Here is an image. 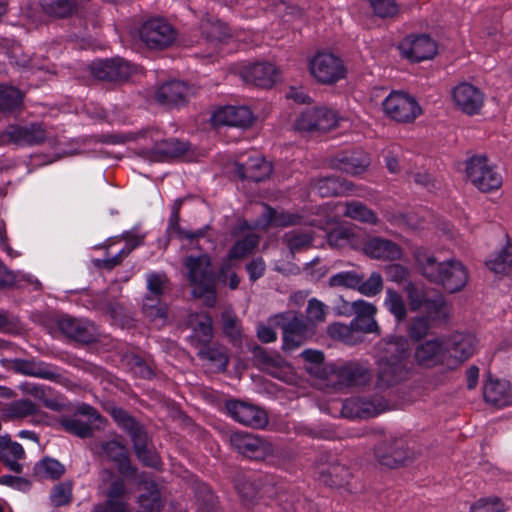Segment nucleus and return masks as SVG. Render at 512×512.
<instances>
[{
  "label": "nucleus",
  "instance_id": "obj_1",
  "mask_svg": "<svg viewBox=\"0 0 512 512\" xmlns=\"http://www.w3.org/2000/svg\"><path fill=\"white\" fill-rule=\"evenodd\" d=\"M414 258L421 274L431 283L441 285L448 293L462 291L468 282V270L458 260L438 262L433 254L423 247L414 251Z\"/></svg>",
  "mask_w": 512,
  "mask_h": 512
},
{
  "label": "nucleus",
  "instance_id": "obj_2",
  "mask_svg": "<svg viewBox=\"0 0 512 512\" xmlns=\"http://www.w3.org/2000/svg\"><path fill=\"white\" fill-rule=\"evenodd\" d=\"M410 357V346L407 338L391 336L383 343L380 355V370L376 387L387 389L408 375L407 360Z\"/></svg>",
  "mask_w": 512,
  "mask_h": 512
},
{
  "label": "nucleus",
  "instance_id": "obj_3",
  "mask_svg": "<svg viewBox=\"0 0 512 512\" xmlns=\"http://www.w3.org/2000/svg\"><path fill=\"white\" fill-rule=\"evenodd\" d=\"M188 271V281L193 286V295L201 298L207 296L206 304L213 307L216 303L217 275L208 254L189 255L184 260Z\"/></svg>",
  "mask_w": 512,
  "mask_h": 512
},
{
  "label": "nucleus",
  "instance_id": "obj_4",
  "mask_svg": "<svg viewBox=\"0 0 512 512\" xmlns=\"http://www.w3.org/2000/svg\"><path fill=\"white\" fill-rule=\"evenodd\" d=\"M329 374L326 379L335 390L368 385L372 372L367 362L348 360L328 364Z\"/></svg>",
  "mask_w": 512,
  "mask_h": 512
},
{
  "label": "nucleus",
  "instance_id": "obj_5",
  "mask_svg": "<svg viewBox=\"0 0 512 512\" xmlns=\"http://www.w3.org/2000/svg\"><path fill=\"white\" fill-rule=\"evenodd\" d=\"M88 70L100 82L122 85L137 72V66L122 57H113L92 61Z\"/></svg>",
  "mask_w": 512,
  "mask_h": 512
},
{
  "label": "nucleus",
  "instance_id": "obj_6",
  "mask_svg": "<svg viewBox=\"0 0 512 512\" xmlns=\"http://www.w3.org/2000/svg\"><path fill=\"white\" fill-rule=\"evenodd\" d=\"M318 480L327 487L342 488L353 478V473L347 462L331 453L319 455L316 465Z\"/></svg>",
  "mask_w": 512,
  "mask_h": 512
},
{
  "label": "nucleus",
  "instance_id": "obj_7",
  "mask_svg": "<svg viewBox=\"0 0 512 512\" xmlns=\"http://www.w3.org/2000/svg\"><path fill=\"white\" fill-rule=\"evenodd\" d=\"M140 40L149 48L163 50L176 39L174 27L163 17H150L138 29Z\"/></svg>",
  "mask_w": 512,
  "mask_h": 512
},
{
  "label": "nucleus",
  "instance_id": "obj_8",
  "mask_svg": "<svg viewBox=\"0 0 512 512\" xmlns=\"http://www.w3.org/2000/svg\"><path fill=\"white\" fill-rule=\"evenodd\" d=\"M466 174L471 183L481 192L497 190L502 185V176L485 155H475L466 161Z\"/></svg>",
  "mask_w": 512,
  "mask_h": 512
},
{
  "label": "nucleus",
  "instance_id": "obj_9",
  "mask_svg": "<svg viewBox=\"0 0 512 512\" xmlns=\"http://www.w3.org/2000/svg\"><path fill=\"white\" fill-rule=\"evenodd\" d=\"M311 75L321 84L333 85L346 77V67L341 58L332 54L317 53L309 61Z\"/></svg>",
  "mask_w": 512,
  "mask_h": 512
},
{
  "label": "nucleus",
  "instance_id": "obj_10",
  "mask_svg": "<svg viewBox=\"0 0 512 512\" xmlns=\"http://www.w3.org/2000/svg\"><path fill=\"white\" fill-rule=\"evenodd\" d=\"M229 442L235 451L252 460H264L274 455L275 452L272 443L258 435L245 431L232 432Z\"/></svg>",
  "mask_w": 512,
  "mask_h": 512
},
{
  "label": "nucleus",
  "instance_id": "obj_11",
  "mask_svg": "<svg viewBox=\"0 0 512 512\" xmlns=\"http://www.w3.org/2000/svg\"><path fill=\"white\" fill-rule=\"evenodd\" d=\"M382 106L389 118L400 123H411L422 112L414 97L400 91H392L384 99Z\"/></svg>",
  "mask_w": 512,
  "mask_h": 512
},
{
  "label": "nucleus",
  "instance_id": "obj_12",
  "mask_svg": "<svg viewBox=\"0 0 512 512\" xmlns=\"http://www.w3.org/2000/svg\"><path fill=\"white\" fill-rule=\"evenodd\" d=\"M416 364L425 369L443 367L450 371L448 363V351L443 341L439 339L426 340L418 344L414 350Z\"/></svg>",
  "mask_w": 512,
  "mask_h": 512
},
{
  "label": "nucleus",
  "instance_id": "obj_13",
  "mask_svg": "<svg viewBox=\"0 0 512 512\" xmlns=\"http://www.w3.org/2000/svg\"><path fill=\"white\" fill-rule=\"evenodd\" d=\"M337 124L334 111L325 107H313L303 111L295 122V129L301 132H326Z\"/></svg>",
  "mask_w": 512,
  "mask_h": 512
},
{
  "label": "nucleus",
  "instance_id": "obj_14",
  "mask_svg": "<svg viewBox=\"0 0 512 512\" xmlns=\"http://www.w3.org/2000/svg\"><path fill=\"white\" fill-rule=\"evenodd\" d=\"M329 167L351 176L361 175L370 166L368 153L361 148L344 150L336 153L329 159Z\"/></svg>",
  "mask_w": 512,
  "mask_h": 512
},
{
  "label": "nucleus",
  "instance_id": "obj_15",
  "mask_svg": "<svg viewBox=\"0 0 512 512\" xmlns=\"http://www.w3.org/2000/svg\"><path fill=\"white\" fill-rule=\"evenodd\" d=\"M57 326L66 337L77 342L90 344L97 342L100 338L98 328L88 320L63 316L58 319Z\"/></svg>",
  "mask_w": 512,
  "mask_h": 512
},
{
  "label": "nucleus",
  "instance_id": "obj_16",
  "mask_svg": "<svg viewBox=\"0 0 512 512\" xmlns=\"http://www.w3.org/2000/svg\"><path fill=\"white\" fill-rule=\"evenodd\" d=\"M225 408L238 423L252 428H264L268 423L265 410L239 400H228Z\"/></svg>",
  "mask_w": 512,
  "mask_h": 512
},
{
  "label": "nucleus",
  "instance_id": "obj_17",
  "mask_svg": "<svg viewBox=\"0 0 512 512\" xmlns=\"http://www.w3.org/2000/svg\"><path fill=\"white\" fill-rule=\"evenodd\" d=\"M402 55L412 61L432 59L437 53V43L427 34L407 36L399 45Z\"/></svg>",
  "mask_w": 512,
  "mask_h": 512
},
{
  "label": "nucleus",
  "instance_id": "obj_18",
  "mask_svg": "<svg viewBox=\"0 0 512 512\" xmlns=\"http://www.w3.org/2000/svg\"><path fill=\"white\" fill-rule=\"evenodd\" d=\"M476 343L475 336L467 333H455L444 342L448 351L450 371L460 367L474 354Z\"/></svg>",
  "mask_w": 512,
  "mask_h": 512
},
{
  "label": "nucleus",
  "instance_id": "obj_19",
  "mask_svg": "<svg viewBox=\"0 0 512 512\" xmlns=\"http://www.w3.org/2000/svg\"><path fill=\"white\" fill-rule=\"evenodd\" d=\"M362 251L373 260L396 261L403 257V249L398 243L380 236L367 237L363 241Z\"/></svg>",
  "mask_w": 512,
  "mask_h": 512
},
{
  "label": "nucleus",
  "instance_id": "obj_20",
  "mask_svg": "<svg viewBox=\"0 0 512 512\" xmlns=\"http://www.w3.org/2000/svg\"><path fill=\"white\" fill-rule=\"evenodd\" d=\"M283 332L282 349L292 351L302 346L311 336L308 322L302 314H294L281 324Z\"/></svg>",
  "mask_w": 512,
  "mask_h": 512
},
{
  "label": "nucleus",
  "instance_id": "obj_21",
  "mask_svg": "<svg viewBox=\"0 0 512 512\" xmlns=\"http://www.w3.org/2000/svg\"><path fill=\"white\" fill-rule=\"evenodd\" d=\"M377 461L385 467L397 468L409 459L406 444L402 439H389L375 446Z\"/></svg>",
  "mask_w": 512,
  "mask_h": 512
},
{
  "label": "nucleus",
  "instance_id": "obj_22",
  "mask_svg": "<svg viewBox=\"0 0 512 512\" xmlns=\"http://www.w3.org/2000/svg\"><path fill=\"white\" fill-rule=\"evenodd\" d=\"M194 94L192 87L179 80L163 83L155 92V100L169 108L185 105L189 97Z\"/></svg>",
  "mask_w": 512,
  "mask_h": 512
},
{
  "label": "nucleus",
  "instance_id": "obj_23",
  "mask_svg": "<svg viewBox=\"0 0 512 512\" xmlns=\"http://www.w3.org/2000/svg\"><path fill=\"white\" fill-rule=\"evenodd\" d=\"M455 106L467 115L478 114L484 103L483 93L474 85L463 82L452 90Z\"/></svg>",
  "mask_w": 512,
  "mask_h": 512
},
{
  "label": "nucleus",
  "instance_id": "obj_24",
  "mask_svg": "<svg viewBox=\"0 0 512 512\" xmlns=\"http://www.w3.org/2000/svg\"><path fill=\"white\" fill-rule=\"evenodd\" d=\"M11 144L24 147L41 145L47 140V128L41 122H31L27 125L11 124Z\"/></svg>",
  "mask_w": 512,
  "mask_h": 512
},
{
  "label": "nucleus",
  "instance_id": "obj_25",
  "mask_svg": "<svg viewBox=\"0 0 512 512\" xmlns=\"http://www.w3.org/2000/svg\"><path fill=\"white\" fill-rule=\"evenodd\" d=\"M100 454L114 462L118 472L125 477H135L137 468L131 464L129 452L123 443L109 440L99 444Z\"/></svg>",
  "mask_w": 512,
  "mask_h": 512
},
{
  "label": "nucleus",
  "instance_id": "obj_26",
  "mask_svg": "<svg viewBox=\"0 0 512 512\" xmlns=\"http://www.w3.org/2000/svg\"><path fill=\"white\" fill-rule=\"evenodd\" d=\"M11 368L14 372L50 381H59L61 374L58 369L44 361L35 359L16 358L11 361Z\"/></svg>",
  "mask_w": 512,
  "mask_h": 512
},
{
  "label": "nucleus",
  "instance_id": "obj_27",
  "mask_svg": "<svg viewBox=\"0 0 512 512\" xmlns=\"http://www.w3.org/2000/svg\"><path fill=\"white\" fill-rule=\"evenodd\" d=\"M235 167L238 178L246 181L261 182L272 173L271 164L260 155L250 156L246 161H237Z\"/></svg>",
  "mask_w": 512,
  "mask_h": 512
},
{
  "label": "nucleus",
  "instance_id": "obj_28",
  "mask_svg": "<svg viewBox=\"0 0 512 512\" xmlns=\"http://www.w3.org/2000/svg\"><path fill=\"white\" fill-rule=\"evenodd\" d=\"M185 325L192 330L190 340L193 345L210 344L213 339V326L212 317L208 312L189 313Z\"/></svg>",
  "mask_w": 512,
  "mask_h": 512
},
{
  "label": "nucleus",
  "instance_id": "obj_29",
  "mask_svg": "<svg viewBox=\"0 0 512 512\" xmlns=\"http://www.w3.org/2000/svg\"><path fill=\"white\" fill-rule=\"evenodd\" d=\"M278 74V69L270 62H257L242 70L243 80L260 88H271Z\"/></svg>",
  "mask_w": 512,
  "mask_h": 512
},
{
  "label": "nucleus",
  "instance_id": "obj_30",
  "mask_svg": "<svg viewBox=\"0 0 512 512\" xmlns=\"http://www.w3.org/2000/svg\"><path fill=\"white\" fill-rule=\"evenodd\" d=\"M384 408L385 404L381 400L376 403L360 397H351L343 402L341 413L349 419H366L377 416Z\"/></svg>",
  "mask_w": 512,
  "mask_h": 512
},
{
  "label": "nucleus",
  "instance_id": "obj_31",
  "mask_svg": "<svg viewBox=\"0 0 512 512\" xmlns=\"http://www.w3.org/2000/svg\"><path fill=\"white\" fill-rule=\"evenodd\" d=\"M253 119V113L247 106H226L219 108L213 114L216 124L240 128L250 127Z\"/></svg>",
  "mask_w": 512,
  "mask_h": 512
},
{
  "label": "nucleus",
  "instance_id": "obj_32",
  "mask_svg": "<svg viewBox=\"0 0 512 512\" xmlns=\"http://www.w3.org/2000/svg\"><path fill=\"white\" fill-rule=\"evenodd\" d=\"M483 398L486 403L496 408L512 405V385L508 381L492 379L489 376L483 385Z\"/></svg>",
  "mask_w": 512,
  "mask_h": 512
},
{
  "label": "nucleus",
  "instance_id": "obj_33",
  "mask_svg": "<svg viewBox=\"0 0 512 512\" xmlns=\"http://www.w3.org/2000/svg\"><path fill=\"white\" fill-rule=\"evenodd\" d=\"M26 456L22 445L18 442L12 441L11 437L0 435V462L17 474L22 473L23 465L19 462Z\"/></svg>",
  "mask_w": 512,
  "mask_h": 512
},
{
  "label": "nucleus",
  "instance_id": "obj_34",
  "mask_svg": "<svg viewBox=\"0 0 512 512\" xmlns=\"http://www.w3.org/2000/svg\"><path fill=\"white\" fill-rule=\"evenodd\" d=\"M189 150V144L176 138L156 142L150 149V157L154 161L164 162L184 155Z\"/></svg>",
  "mask_w": 512,
  "mask_h": 512
},
{
  "label": "nucleus",
  "instance_id": "obj_35",
  "mask_svg": "<svg viewBox=\"0 0 512 512\" xmlns=\"http://www.w3.org/2000/svg\"><path fill=\"white\" fill-rule=\"evenodd\" d=\"M354 184L338 176L319 178L314 184V190L321 197H335L347 195L353 190Z\"/></svg>",
  "mask_w": 512,
  "mask_h": 512
},
{
  "label": "nucleus",
  "instance_id": "obj_36",
  "mask_svg": "<svg viewBox=\"0 0 512 512\" xmlns=\"http://www.w3.org/2000/svg\"><path fill=\"white\" fill-rule=\"evenodd\" d=\"M236 487L239 496L247 507H252L262 501L264 504H267L264 501V495L274 490L270 485H259L251 480H243Z\"/></svg>",
  "mask_w": 512,
  "mask_h": 512
},
{
  "label": "nucleus",
  "instance_id": "obj_37",
  "mask_svg": "<svg viewBox=\"0 0 512 512\" xmlns=\"http://www.w3.org/2000/svg\"><path fill=\"white\" fill-rule=\"evenodd\" d=\"M252 355L255 365L271 375H275V372L281 370L286 364L279 353H269L265 348L259 345L252 348Z\"/></svg>",
  "mask_w": 512,
  "mask_h": 512
},
{
  "label": "nucleus",
  "instance_id": "obj_38",
  "mask_svg": "<svg viewBox=\"0 0 512 512\" xmlns=\"http://www.w3.org/2000/svg\"><path fill=\"white\" fill-rule=\"evenodd\" d=\"M41 11L55 19L71 17L78 8L77 0H38Z\"/></svg>",
  "mask_w": 512,
  "mask_h": 512
},
{
  "label": "nucleus",
  "instance_id": "obj_39",
  "mask_svg": "<svg viewBox=\"0 0 512 512\" xmlns=\"http://www.w3.org/2000/svg\"><path fill=\"white\" fill-rule=\"evenodd\" d=\"M38 412L39 407L36 403L28 398H22L6 404L2 416L4 420H22Z\"/></svg>",
  "mask_w": 512,
  "mask_h": 512
},
{
  "label": "nucleus",
  "instance_id": "obj_40",
  "mask_svg": "<svg viewBox=\"0 0 512 512\" xmlns=\"http://www.w3.org/2000/svg\"><path fill=\"white\" fill-rule=\"evenodd\" d=\"M300 356L304 359V368L309 374L326 381L329 363H325V355L321 350L305 349Z\"/></svg>",
  "mask_w": 512,
  "mask_h": 512
},
{
  "label": "nucleus",
  "instance_id": "obj_41",
  "mask_svg": "<svg viewBox=\"0 0 512 512\" xmlns=\"http://www.w3.org/2000/svg\"><path fill=\"white\" fill-rule=\"evenodd\" d=\"M168 307L166 303L160 301L157 297L145 296L142 305L144 317L156 327H162L168 317Z\"/></svg>",
  "mask_w": 512,
  "mask_h": 512
},
{
  "label": "nucleus",
  "instance_id": "obj_42",
  "mask_svg": "<svg viewBox=\"0 0 512 512\" xmlns=\"http://www.w3.org/2000/svg\"><path fill=\"white\" fill-rule=\"evenodd\" d=\"M131 441L135 455L143 465L155 468L160 464V459L157 453L149 448L150 439L147 431L137 435Z\"/></svg>",
  "mask_w": 512,
  "mask_h": 512
},
{
  "label": "nucleus",
  "instance_id": "obj_43",
  "mask_svg": "<svg viewBox=\"0 0 512 512\" xmlns=\"http://www.w3.org/2000/svg\"><path fill=\"white\" fill-rule=\"evenodd\" d=\"M110 415L115 423L128 433L131 440L146 431L145 427L135 417L121 407L112 408Z\"/></svg>",
  "mask_w": 512,
  "mask_h": 512
},
{
  "label": "nucleus",
  "instance_id": "obj_44",
  "mask_svg": "<svg viewBox=\"0 0 512 512\" xmlns=\"http://www.w3.org/2000/svg\"><path fill=\"white\" fill-rule=\"evenodd\" d=\"M506 244L486 261V266L495 274H506L512 267V243L508 237Z\"/></svg>",
  "mask_w": 512,
  "mask_h": 512
},
{
  "label": "nucleus",
  "instance_id": "obj_45",
  "mask_svg": "<svg viewBox=\"0 0 512 512\" xmlns=\"http://www.w3.org/2000/svg\"><path fill=\"white\" fill-rule=\"evenodd\" d=\"M23 99L24 95L18 88L0 84V112L10 114L20 110Z\"/></svg>",
  "mask_w": 512,
  "mask_h": 512
},
{
  "label": "nucleus",
  "instance_id": "obj_46",
  "mask_svg": "<svg viewBox=\"0 0 512 512\" xmlns=\"http://www.w3.org/2000/svg\"><path fill=\"white\" fill-rule=\"evenodd\" d=\"M343 214L345 217L370 225H376L379 222L376 213L359 201L346 202Z\"/></svg>",
  "mask_w": 512,
  "mask_h": 512
},
{
  "label": "nucleus",
  "instance_id": "obj_47",
  "mask_svg": "<svg viewBox=\"0 0 512 512\" xmlns=\"http://www.w3.org/2000/svg\"><path fill=\"white\" fill-rule=\"evenodd\" d=\"M33 473L39 478L57 480L65 473V467L56 459L44 457L35 464Z\"/></svg>",
  "mask_w": 512,
  "mask_h": 512
},
{
  "label": "nucleus",
  "instance_id": "obj_48",
  "mask_svg": "<svg viewBox=\"0 0 512 512\" xmlns=\"http://www.w3.org/2000/svg\"><path fill=\"white\" fill-rule=\"evenodd\" d=\"M138 503V512H161L163 501L155 483H152L146 492L139 495Z\"/></svg>",
  "mask_w": 512,
  "mask_h": 512
},
{
  "label": "nucleus",
  "instance_id": "obj_49",
  "mask_svg": "<svg viewBox=\"0 0 512 512\" xmlns=\"http://www.w3.org/2000/svg\"><path fill=\"white\" fill-rule=\"evenodd\" d=\"M260 238L255 233H248L243 238L237 240L229 250L228 258L242 259L249 255L258 245Z\"/></svg>",
  "mask_w": 512,
  "mask_h": 512
},
{
  "label": "nucleus",
  "instance_id": "obj_50",
  "mask_svg": "<svg viewBox=\"0 0 512 512\" xmlns=\"http://www.w3.org/2000/svg\"><path fill=\"white\" fill-rule=\"evenodd\" d=\"M384 306L395 317L398 323L405 320L407 309L403 297L394 289L388 288Z\"/></svg>",
  "mask_w": 512,
  "mask_h": 512
},
{
  "label": "nucleus",
  "instance_id": "obj_51",
  "mask_svg": "<svg viewBox=\"0 0 512 512\" xmlns=\"http://www.w3.org/2000/svg\"><path fill=\"white\" fill-rule=\"evenodd\" d=\"M60 423L66 432L81 439L91 438L94 435L95 428L76 417L63 418Z\"/></svg>",
  "mask_w": 512,
  "mask_h": 512
},
{
  "label": "nucleus",
  "instance_id": "obj_52",
  "mask_svg": "<svg viewBox=\"0 0 512 512\" xmlns=\"http://www.w3.org/2000/svg\"><path fill=\"white\" fill-rule=\"evenodd\" d=\"M203 347L199 350L198 356L201 359H206L221 369H226L229 358L227 355L226 348L220 345H202Z\"/></svg>",
  "mask_w": 512,
  "mask_h": 512
},
{
  "label": "nucleus",
  "instance_id": "obj_53",
  "mask_svg": "<svg viewBox=\"0 0 512 512\" xmlns=\"http://www.w3.org/2000/svg\"><path fill=\"white\" fill-rule=\"evenodd\" d=\"M361 281V274L354 270L342 271L333 276L328 280L329 287H343L346 289H355L359 286Z\"/></svg>",
  "mask_w": 512,
  "mask_h": 512
},
{
  "label": "nucleus",
  "instance_id": "obj_54",
  "mask_svg": "<svg viewBox=\"0 0 512 512\" xmlns=\"http://www.w3.org/2000/svg\"><path fill=\"white\" fill-rule=\"evenodd\" d=\"M283 241L292 253H296L311 247L313 237L308 233L291 231L284 234Z\"/></svg>",
  "mask_w": 512,
  "mask_h": 512
},
{
  "label": "nucleus",
  "instance_id": "obj_55",
  "mask_svg": "<svg viewBox=\"0 0 512 512\" xmlns=\"http://www.w3.org/2000/svg\"><path fill=\"white\" fill-rule=\"evenodd\" d=\"M284 502L287 512H319L318 506L301 494H292Z\"/></svg>",
  "mask_w": 512,
  "mask_h": 512
},
{
  "label": "nucleus",
  "instance_id": "obj_56",
  "mask_svg": "<svg viewBox=\"0 0 512 512\" xmlns=\"http://www.w3.org/2000/svg\"><path fill=\"white\" fill-rule=\"evenodd\" d=\"M180 214L171 213L169 218V224L168 229L173 230L177 233L178 237L180 239H187L190 241L197 240L199 238H202L206 235L207 230L209 229V226L197 229L196 231H186L181 228L180 226Z\"/></svg>",
  "mask_w": 512,
  "mask_h": 512
},
{
  "label": "nucleus",
  "instance_id": "obj_57",
  "mask_svg": "<svg viewBox=\"0 0 512 512\" xmlns=\"http://www.w3.org/2000/svg\"><path fill=\"white\" fill-rule=\"evenodd\" d=\"M383 289V279L379 272H372L370 277L365 280L364 275L361 274V281L357 290L368 297L378 295Z\"/></svg>",
  "mask_w": 512,
  "mask_h": 512
},
{
  "label": "nucleus",
  "instance_id": "obj_58",
  "mask_svg": "<svg viewBox=\"0 0 512 512\" xmlns=\"http://www.w3.org/2000/svg\"><path fill=\"white\" fill-rule=\"evenodd\" d=\"M223 333L231 340L238 341L241 339V324L238 317L229 311H225L221 315Z\"/></svg>",
  "mask_w": 512,
  "mask_h": 512
},
{
  "label": "nucleus",
  "instance_id": "obj_59",
  "mask_svg": "<svg viewBox=\"0 0 512 512\" xmlns=\"http://www.w3.org/2000/svg\"><path fill=\"white\" fill-rule=\"evenodd\" d=\"M355 238L354 232L350 228L336 227L327 235V242L331 247L343 248Z\"/></svg>",
  "mask_w": 512,
  "mask_h": 512
},
{
  "label": "nucleus",
  "instance_id": "obj_60",
  "mask_svg": "<svg viewBox=\"0 0 512 512\" xmlns=\"http://www.w3.org/2000/svg\"><path fill=\"white\" fill-rule=\"evenodd\" d=\"M506 507L497 496L480 498L471 507L470 512H505Z\"/></svg>",
  "mask_w": 512,
  "mask_h": 512
},
{
  "label": "nucleus",
  "instance_id": "obj_61",
  "mask_svg": "<svg viewBox=\"0 0 512 512\" xmlns=\"http://www.w3.org/2000/svg\"><path fill=\"white\" fill-rule=\"evenodd\" d=\"M202 34L209 42H221L228 36V31L225 25L219 21L211 23L209 21L202 22Z\"/></svg>",
  "mask_w": 512,
  "mask_h": 512
},
{
  "label": "nucleus",
  "instance_id": "obj_62",
  "mask_svg": "<svg viewBox=\"0 0 512 512\" xmlns=\"http://www.w3.org/2000/svg\"><path fill=\"white\" fill-rule=\"evenodd\" d=\"M375 15L381 18L393 17L398 13V5L395 0H369Z\"/></svg>",
  "mask_w": 512,
  "mask_h": 512
},
{
  "label": "nucleus",
  "instance_id": "obj_63",
  "mask_svg": "<svg viewBox=\"0 0 512 512\" xmlns=\"http://www.w3.org/2000/svg\"><path fill=\"white\" fill-rule=\"evenodd\" d=\"M72 499V486L69 483L57 484L51 492V500L56 507L67 505Z\"/></svg>",
  "mask_w": 512,
  "mask_h": 512
},
{
  "label": "nucleus",
  "instance_id": "obj_64",
  "mask_svg": "<svg viewBox=\"0 0 512 512\" xmlns=\"http://www.w3.org/2000/svg\"><path fill=\"white\" fill-rule=\"evenodd\" d=\"M307 321L312 323H322L326 319L325 305L316 298L308 300L306 308Z\"/></svg>",
  "mask_w": 512,
  "mask_h": 512
}]
</instances>
